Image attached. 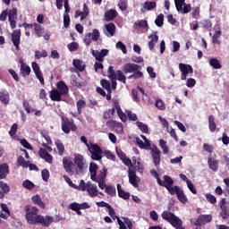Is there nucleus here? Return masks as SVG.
<instances>
[{
	"instance_id": "obj_32",
	"label": "nucleus",
	"mask_w": 229,
	"mask_h": 229,
	"mask_svg": "<svg viewBox=\"0 0 229 229\" xmlns=\"http://www.w3.org/2000/svg\"><path fill=\"white\" fill-rule=\"evenodd\" d=\"M55 144L56 146L58 155H60V157H64V153H65V147L64 146V143H62L60 140H56Z\"/></svg>"
},
{
	"instance_id": "obj_4",
	"label": "nucleus",
	"mask_w": 229,
	"mask_h": 229,
	"mask_svg": "<svg viewBox=\"0 0 229 229\" xmlns=\"http://www.w3.org/2000/svg\"><path fill=\"white\" fill-rule=\"evenodd\" d=\"M88 150L89 151L91 157V160H96L99 162V160H103V148L96 143L90 142V146L89 147Z\"/></svg>"
},
{
	"instance_id": "obj_55",
	"label": "nucleus",
	"mask_w": 229,
	"mask_h": 229,
	"mask_svg": "<svg viewBox=\"0 0 229 229\" xmlns=\"http://www.w3.org/2000/svg\"><path fill=\"white\" fill-rule=\"evenodd\" d=\"M22 105L27 114H31V112H36L34 108H31V106H30V102L28 100H23Z\"/></svg>"
},
{
	"instance_id": "obj_19",
	"label": "nucleus",
	"mask_w": 229,
	"mask_h": 229,
	"mask_svg": "<svg viewBox=\"0 0 229 229\" xmlns=\"http://www.w3.org/2000/svg\"><path fill=\"white\" fill-rule=\"evenodd\" d=\"M133 28L138 31H140V30H145V31H148V30H149V25L148 24L147 20H140L134 23Z\"/></svg>"
},
{
	"instance_id": "obj_21",
	"label": "nucleus",
	"mask_w": 229,
	"mask_h": 229,
	"mask_svg": "<svg viewBox=\"0 0 229 229\" xmlns=\"http://www.w3.org/2000/svg\"><path fill=\"white\" fill-rule=\"evenodd\" d=\"M117 17V11L115 9H110L105 12L104 13V19L106 21V22H110L111 21H114Z\"/></svg>"
},
{
	"instance_id": "obj_37",
	"label": "nucleus",
	"mask_w": 229,
	"mask_h": 229,
	"mask_svg": "<svg viewBox=\"0 0 229 229\" xmlns=\"http://www.w3.org/2000/svg\"><path fill=\"white\" fill-rule=\"evenodd\" d=\"M177 12L180 13L185 14L189 13L191 10H192V7L191 6V4H183V5H181V9H176Z\"/></svg>"
},
{
	"instance_id": "obj_38",
	"label": "nucleus",
	"mask_w": 229,
	"mask_h": 229,
	"mask_svg": "<svg viewBox=\"0 0 229 229\" xmlns=\"http://www.w3.org/2000/svg\"><path fill=\"white\" fill-rule=\"evenodd\" d=\"M32 201L36 205L39 206L40 208H46V204L42 201V199L40 198L39 195H35L32 197Z\"/></svg>"
},
{
	"instance_id": "obj_39",
	"label": "nucleus",
	"mask_w": 229,
	"mask_h": 229,
	"mask_svg": "<svg viewBox=\"0 0 229 229\" xmlns=\"http://www.w3.org/2000/svg\"><path fill=\"white\" fill-rule=\"evenodd\" d=\"M159 146L163 150L164 155H169V147L167 146V141L165 140H159Z\"/></svg>"
},
{
	"instance_id": "obj_9",
	"label": "nucleus",
	"mask_w": 229,
	"mask_h": 229,
	"mask_svg": "<svg viewBox=\"0 0 229 229\" xmlns=\"http://www.w3.org/2000/svg\"><path fill=\"white\" fill-rule=\"evenodd\" d=\"M73 164L77 165L79 173H83L85 171V165L87 164V161H85V157H83V155L77 154L74 156Z\"/></svg>"
},
{
	"instance_id": "obj_51",
	"label": "nucleus",
	"mask_w": 229,
	"mask_h": 229,
	"mask_svg": "<svg viewBox=\"0 0 229 229\" xmlns=\"http://www.w3.org/2000/svg\"><path fill=\"white\" fill-rule=\"evenodd\" d=\"M106 192L109 196H115L117 194V191H115V187L112 185L106 186Z\"/></svg>"
},
{
	"instance_id": "obj_8",
	"label": "nucleus",
	"mask_w": 229,
	"mask_h": 229,
	"mask_svg": "<svg viewBox=\"0 0 229 229\" xmlns=\"http://www.w3.org/2000/svg\"><path fill=\"white\" fill-rule=\"evenodd\" d=\"M128 176H129V183L134 187V189L139 188V183H140V178L137 176V171L135 168L131 169L128 168Z\"/></svg>"
},
{
	"instance_id": "obj_50",
	"label": "nucleus",
	"mask_w": 229,
	"mask_h": 229,
	"mask_svg": "<svg viewBox=\"0 0 229 229\" xmlns=\"http://www.w3.org/2000/svg\"><path fill=\"white\" fill-rule=\"evenodd\" d=\"M36 60H40V58H47V51L42 50L41 52L37 50L35 52Z\"/></svg>"
},
{
	"instance_id": "obj_62",
	"label": "nucleus",
	"mask_w": 229,
	"mask_h": 229,
	"mask_svg": "<svg viewBox=\"0 0 229 229\" xmlns=\"http://www.w3.org/2000/svg\"><path fill=\"white\" fill-rule=\"evenodd\" d=\"M91 40H93V42H98V40H99V30L98 29L93 30Z\"/></svg>"
},
{
	"instance_id": "obj_42",
	"label": "nucleus",
	"mask_w": 229,
	"mask_h": 229,
	"mask_svg": "<svg viewBox=\"0 0 229 229\" xmlns=\"http://www.w3.org/2000/svg\"><path fill=\"white\" fill-rule=\"evenodd\" d=\"M209 65L213 67V69H221V67H223V65H221V63L219 62V60H217V58H211L209 60Z\"/></svg>"
},
{
	"instance_id": "obj_29",
	"label": "nucleus",
	"mask_w": 229,
	"mask_h": 229,
	"mask_svg": "<svg viewBox=\"0 0 229 229\" xmlns=\"http://www.w3.org/2000/svg\"><path fill=\"white\" fill-rule=\"evenodd\" d=\"M170 225H172L174 228L178 229L180 226L183 225V221L175 215L170 221Z\"/></svg>"
},
{
	"instance_id": "obj_10",
	"label": "nucleus",
	"mask_w": 229,
	"mask_h": 229,
	"mask_svg": "<svg viewBox=\"0 0 229 229\" xmlns=\"http://www.w3.org/2000/svg\"><path fill=\"white\" fill-rule=\"evenodd\" d=\"M17 7H13L7 13V17L11 26V30H15V28H17Z\"/></svg>"
},
{
	"instance_id": "obj_57",
	"label": "nucleus",
	"mask_w": 229,
	"mask_h": 229,
	"mask_svg": "<svg viewBox=\"0 0 229 229\" xmlns=\"http://www.w3.org/2000/svg\"><path fill=\"white\" fill-rule=\"evenodd\" d=\"M108 173V169L103 168L100 170L99 174H98V180H106V174Z\"/></svg>"
},
{
	"instance_id": "obj_17",
	"label": "nucleus",
	"mask_w": 229,
	"mask_h": 229,
	"mask_svg": "<svg viewBox=\"0 0 229 229\" xmlns=\"http://www.w3.org/2000/svg\"><path fill=\"white\" fill-rule=\"evenodd\" d=\"M86 191L89 193V198H96L99 194L98 185L92 184L90 182H88V189Z\"/></svg>"
},
{
	"instance_id": "obj_61",
	"label": "nucleus",
	"mask_w": 229,
	"mask_h": 229,
	"mask_svg": "<svg viewBox=\"0 0 229 229\" xmlns=\"http://www.w3.org/2000/svg\"><path fill=\"white\" fill-rule=\"evenodd\" d=\"M0 189H2V191L5 194H8L10 192V186L6 182H4L3 181H0Z\"/></svg>"
},
{
	"instance_id": "obj_12",
	"label": "nucleus",
	"mask_w": 229,
	"mask_h": 229,
	"mask_svg": "<svg viewBox=\"0 0 229 229\" xmlns=\"http://www.w3.org/2000/svg\"><path fill=\"white\" fill-rule=\"evenodd\" d=\"M108 49H102L100 52L91 48V55L97 60V62H105V56L108 55Z\"/></svg>"
},
{
	"instance_id": "obj_3",
	"label": "nucleus",
	"mask_w": 229,
	"mask_h": 229,
	"mask_svg": "<svg viewBox=\"0 0 229 229\" xmlns=\"http://www.w3.org/2000/svg\"><path fill=\"white\" fill-rule=\"evenodd\" d=\"M61 128L64 133L67 134L78 130V127L74 123V120L72 118H65L64 116L61 117Z\"/></svg>"
},
{
	"instance_id": "obj_52",
	"label": "nucleus",
	"mask_w": 229,
	"mask_h": 229,
	"mask_svg": "<svg viewBox=\"0 0 229 229\" xmlns=\"http://www.w3.org/2000/svg\"><path fill=\"white\" fill-rule=\"evenodd\" d=\"M22 187H24V189H28V191H32V189L35 188V184L30 180H25L22 182Z\"/></svg>"
},
{
	"instance_id": "obj_35",
	"label": "nucleus",
	"mask_w": 229,
	"mask_h": 229,
	"mask_svg": "<svg viewBox=\"0 0 229 229\" xmlns=\"http://www.w3.org/2000/svg\"><path fill=\"white\" fill-rule=\"evenodd\" d=\"M114 115H115V107L106 110L104 112L103 117L106 121H108V119L111 120Z\"/></svg>"
},
{
	"instance_id": "obj_30",
	"label": "nucleus",
	"mask_w": 229,
	"mask_h": 229,
	"mask_svg": "<svg viewBox=\"0 0 229 229\" xmlns=\"http://www.w3.org/2000/svg\"><path fill=\"white\" fill-rule=\"evenodd\" d=\"M116 187H117L119 198H122V199H130V192L124 191L121 188V184H120V183H118V184L116 185Z\"/></svg>"
},
{
	"instance_id": "obj_36",
	"label": "nucleus",
	"mask_w": 229,
	"mask_h": 229,
	"mask_svg": "<svg viewBox=\"0 0 229 229\" xmlns=\"http://www.w3.org/2000/svg\"><path fill=\"white\" fill-rule=\"evenodd\" d=\"M29 162L30 161H26V159H24V157H22V156H20L17 158L18 167H24V169H28Z\"/></svg>"
},
{
	"instance_id": "obj_44",
	"label": "nucleus",
	"mask_w": 229,
	"mask_h": 229,
	"mask_svg": "<svg viewBox=\"0 0 229 229\" xmlns=\"http://www.w3.org/2000/svg\"><path fill=\"white\" fill-rule=\"evenodd\" d=\"M205 198L208 203L211 205H216L217 203V198L216 196L212 195V193H206Z\"/></svg>"
},
{
	"instance_id": "obj_64",
	"label": "nucleus",
	"mask_w": 229,
	"mask_h": 229,
	"mask_svg": "<svg viewBox=\"0 0 229 229\" xmlns=\"http://www.w3.org/2000/svg\"><path fill=\"white\" fill-rule=\"evenodd\" d=\"M187 185L192 194H198V190H196V186L192 184V181H187Z\"/></svg>"
},
{
	"instance_id": "obj_47",
	"label": "nucleus",
	"mask_w": 229,
	"mask_h": 229,
	"mask_svg": "<svg viewBox=\"0 0 229 229\" xmlns=\"http://www.w3.org/2000/svg\"><path fill=\"white\" fill-rule=\"evenodd\" d=\"M100 84L107 92H110L112 90V86L107 80L102 79L100 81Z\"/></svg>"
},
{
	"instance_id": "obj_18",
	"label": "nucleus",
	"mask_w": 229,
	"mask_h": 229,
	"mask_svg": "<svg viewBox=\"0 0 229 229\" xmlns=\"http://www.w3.org/2000/svg\"><path fill=\"white\" fill-rule=\"evenodd\" d=\"M38 155L40 158H43L47 164H53V156L47 152L45 148H39Z\"/></svg>"
},
{
	"instance_id": "obj_6",
	"label": "nucleus",
	"mask_w": 229,
	"mask_h": 229,
	"mask_svg": "<svg viewBox=\"0 0 229 229\" xmlns=\"http://www.w3.org/2000/svg\"><path fill=\"white\" fill-rule=\"evenodd\" d=\"M63 165L64 171H66V173L70 174V176H74V174H78V172H76V165H74L72 160H71L70 158L64 157Z\"/></svg>"
},
{
	"instance_id": "obj_48",
	"label": "nucleus",
	"mask_w": 229,
	"mask_h": 229,
	"mask_svg": "<svg viewBox=\"0 0 229 229\" xmlns=\"http://www.w3.org/2000/svg\"><path fill=\"white\" fill-rule=\"evenodd\" d=\"M117 6L121 12L128 10V0H119Z\"/></svg>"
},
{
	"instance_id": "obj_26",
	"label": "nucleus",
	"mask_w": 229,
	"mask_h": 229,
	"mask_svg": "<svg viewBox=\"0 0 229 229\" xmlns=\"http://www.w3.org/2000/svg\"><path fill=\"white\" fill-rule=\"evenodd\" d=\"M148 38H150V41L148 42V48L150 51H153V49H155V44L158 42V35L151 34L148 36Z\"/></svg>"
},
{
	"instance_id": "obj_7",
	"label": "nucleus",
	"mask_w": 229,
	"mask_h": 229,
	"mask_svg": "<svg viewBox=\"0 0 229 229\" xmlns=\"http://www.w3.org/2000/svg\"><path fill=\"white\" fill-rule=\"evenodd\" d=\"M179 70L181 72V80L182 81H185V80H187V76H189V74L194 73V69L192 68V66L191 64H185L183 63L179 64Z\"/></svg>"
},
{
	"instance_id": "obj_22",
	"label": "nucleus",
	"mask_w": 229,
	"mask_h": 229,
	"mask_svg": "<svg viewBox=\"0 0 229 229\" xmlns=\"http://www.w3.org/2000/svg\"><path fill=\"white\" fill-rule=\"evenodd\" d=\"M8 174H10V166L8 164L4 163L0 165V180H4Z\"/></svg>"
},
{
	"instance_id": "obj_53",
	"label": "nucleus",
	"mask_w": 229,
	"mask_h": 229,
	"mask_svg": "<svg viewBox=\"0 0 229 229\" xmlns=\"http://www.w3.org/2000/svg\"><path fill=\"white\" fill-rule=\"evenodd\" d=\"M181 190L182 188H180V186H172L167 191L171 196H174V194L177 196Z\"/></svg>"
},
{
	"instance_id": "obj_60",
	"label": "nucleus",
	"mask_w": 229,
	"mask_h": 229,
	"mask_svg": "<svg viewBox=\"0 0 229 229\" xmlns=\"http://www.w3.org/2000/svg\"><path fill=\"white\" fill-rule=\"evenodd\" d=\"M144 8H145V10L151 11V10H153V8H157V3L156 2H145Z\"/></svg>"
},
{
	"instance_id": "obj_46",
	"label": "nucleus",
	"mask_w": 229,
	"mask_h": 229,
	"mask_svg": "<svg viewBox=\"0 0 229 229\" xmlns=\"http://www.w3.org/2000/svg\"><path fill=\"white\" fill-rule=\"evenodd\" d=\"M116 80H118V81H121L122 83H126V75L123 73V71H116Z\"/></svg>"
},
{
	"instance_id": "obj_1",
	"label": "nucleus",
	"mask_w": 229,
	"mask_h": 229,
	"mask_svg": "<svg viewBox=\"0 0 229 229\" xmlns=\"http://www.w3.org/2000/svg\"><path fill=\"white\" fill-rule=\"evenodd\" d=\"M25 219L29 225H39L43 228H49L53 224V216L38 215L40 211L37 207L28 205L25 207Z\"/></svg>"
},
{
	"instance_id": "obj_2",
	"label": "nucleus",
	"mask_w": 229,
	"mask_h": 229,
	"mask_svg": "<svg viewBox=\"0 0 229 229\" xmlns=\"http://www.w3.org/2000/svg\"><path fill=\"white\" fill-rule=\"evenodd\" d=\"M49 94L51 101L60 103L62 101V96H67L69 94V86L64 81H60L56 83V88L50 90Z\"/></svg>"
},
{
	"instance_id": "obj_63",
	"label": "nucleus",
	"mask_w": 229,
	"mask_h": 229,
	"mask_svg": "<svg viewBox=\"0 0 229 229\" xmlns=\"http://www.w3.org/2000/svg\"><path fill=\"white\" fill-rule=\"evenodd\" d=\"M155 106L158 110H165V103H164L162 99L156 100Z\"/></svg>"
},
{
	"instance_id": "obj_25",
	"label": "nucleus",
	"mask_w": 229,
	"mask_h": 229,
	"mask_svg": "<svg viewBox=\"0 0 229 229\" xmlns=\"http://www.w3.org/2000/svg\"><path fill=\"white\" fill-rule=\"evenodd\" d=\"M0 101L4 103V105L10 103V94L5 89L0 90Z\"/></svg>"
},
{
	"instance_id": "obj_41",
	"label": "nucleus",
	"mask_w": 229,
	"mask_h": 229,
	"mask_svg": "<svg viewBox=\"0 0 229 229\" xmlns=\"http://www.w3.org/2000/svg\"><path fill=\"white\" fill-rule=\"evenodd\" d=\"M136 143L139 146L140 149H151V146L148 145V143H145L140 140V138H136Z\"/></svg>"
},
{
	"instance_id": "obj_24",
	"label": "nucleus",
	"mask_w": 229,
	"mask_h": 229,
	"mask_svg": "<svg viewBox=\"0 0 229 229\" xmlns=\"http://www.w3.org/2000/svg\"><path fill=\"white\" fill-rule=\"evenodd\" d=\"M0 207L2 208V212L0 211L1 219H8V216H10V209L8 208V205L5 203H1Z\"/></svg>"
},
{
	"instance_id": "obj_16",
	"label": "nucleus",
	"mask_w": 229,
	"mask_h": 229,
	"mask_svg": "<svg viewBox=\"0 0 229 229\" xmlns=\"http://www.w3.org/2000/svg\"><path fill=\"white\" fill-rule=\"evenodd\" d=\"M89 13H90V10L89 9V5L87 4H83V11L77 10L75 12V19H78V17H81V21H83L84 19H87L89 17Z\"/></svg>"
},
{
	"instance_id": "obj_56",
	"label": "nucleus",
	"mask_w": 229,
	"mask_h": 229,
	"mask_svg": "<svg viewBox=\"0 0 229 229\" xmlns=\"http://www.w3.org/2000/svg\"><path fill=\"white\" fill-rule=\"evenodd\" d=\"M116 48L120 49L123 55H126L128 53V50L126 49V45L121 41H118L116 43Z\"/></svg>"
},
{
	"instance_id": "obj_59",
	"label": "nucleus",
	"mask_w": 229,
	"mask_h": 229,
	"mask_svg": "<svg viewBox=\"0 0 229 229\" xmlns=\"http://www.w3.org/2000/svg\"><path fill=\"white\" fill-rule=\"evenodd\" d=\"M67 47L71 52L78 51L80 44H78L77 42H72L68 44Z\"/></svg>"
},
{
	"instance_id": "obj_33",
	"label": "nucleus",
	"mask_w": 229,
	"mask_h": 229,
	"mask_svg": "<svg viewBox=\"0 0 229 229\" xmlns=\"http://www.w3.org/2000/svg\"><path fill=\"white\" fill-rule=\"evenodd\" d=\"M176 215H174V213H171V211H164L161 214V217L162 219H164L165 221H167V223H171V221L173 220V218Z\"/></svg>"
},
{
	"instance_id": "obj_20",
	"label": "nucleus",
	"mask_w": 229,
	"mask_h": 229,
	"mask_svg": "<svg viewBox=\"0 0 229 229\" xmlns=\"http://www.w3.org/2000/svg\"><path fill=\"white\" fill-rule=\"evenodd\" d=\"M21 64L20 72L23 78H27L31 74V68L24 61H21Z\"/></svg>"
},
{
	"instance_id": "obj_15",
	"label": "nucleus",
	"mask_w": 229,
	"mask_h": 229,
	"mask_svg": "<svg viewBox=\"0 0 229 229\" xmlns=\"http://www.w3.org/2000/svg\"><path fill=\"white\" fill-rule=\"evenodd\" d=\"M141 66L132 63H127L123 67V72L124 74L135 72V71H140Z\"/></svg>"
},
{
	"instance_id": "obj_27",
	"label": "nucleus",
	"mask_w": 229,
	"mask_h": 229,
	"mask_svg": "<svg viewBox=\"0 0 229 229\" xmlns=\"http://www.w3.org/2000/svg\"><path fill=\"white\" fill-rule=\"evenodd\" d=\"M208 128L211 133H214V131H216L217 129V125L216 124V118L212 114L208 116Z\"/></svg>"
},
{
	"instance_id": "obj_34",
	"label": "nucleus",
	"mask_w": 229,
	"mask_h": 229,
	"mask_svg": "<svg viewBox=\"0 0 229 229\" xmlns=\"http://www.w3.org/2000/svg\"><path fill=\"white\" fill-rule=\"evenodd\" d=\"M177 199L180 201V203H182L185 205V203L189 202V199H187V195H185V192L183 190L181 189V191L177 193Z\"/></svg>"
},
{
	"instance_id": "obj_13",
	"label": "nucleus",
	"mask_w": 229,
	"mask_h": 229,
	"mask_svg": "<svg viewBox=\"0 0 229 229\" xmlns=\"http://www.w3.org/2000/svg\"><path fill=\"white\" fill-rule=\"evenodd\" d=\"M163 180L158 179V185H160V187H165V189H166V191H168L169 189L172 188L173 185H174V180H173V178H171V176L169 175H164L163 176Z\"/></svg>"
},
{
	"instance_id": "obj_11",
	"label": "nucleus",
	"mask_w": 229,
	"mask_h": 229,
	"mask_svg": "<svg viewBox=\"0 0 229 229\" xmlns=\"http://www.w3.org/2000/svg\"><path fill=\"white\" fill-rule=\"evenodd\" d=\"M21 29L14 30L11 34L12 42L14 47H16V51H20L21 49V47H19L21 46Z\"/></svg>"
},
{
	"instance_id": "obj_58",
	"label": "nucleus",
	"mask_w": 229,
	"mask_h": 229,
	"mask_svg": "<svg viewBox=\"0 0 229 229\" xmlns=\"http://www.w3.org/2000/svg\"><path fill=\"white\" fill-rule=\"evenodd\" d=\"M34 31H35L37 37H38V38H40V37H42V26L41 25L35 23L34 24Z\"/></svg>"
},
{
	"instance_id": "obj_54",
	"label": "nucleus",
	"mask_w": 229,
	"mask_h": 229,
	"mask_svg": "<svg viewBox=\"0 0 229 229\" xmlns=\"http://www.w3.org/2000/svg\"><path fill=\"white\" fill-rule=\"evenodd\" d=\"M118 124V122L115 121V120H108L106 123V126H107V128H109V130H114V128L117 126Z\"/></svg>"
},
{
	"instance_id": "obj_5",
	"label": "nucleus",
	"mask_w": 229,
	"mask_h": 229,
	"mask_svg": "<svg viewBox=\"0 0 229 229\" xmlns=\"http://www.w3.org/2000/svg\"><path fill=\"white\" fill-rule=\"evenodd\" d=\"M149 149H150V155L152 157V162L155 167L158 169V167H160V162H162V157H161L162 152H160V149L156 145H154Z\"/></svg>"
},
{
	"instance_id": "obj_45",
	"label": "nucleus",
	"mask_w": 229,
	"mask_h": 229,
	"mask_svg": "<svg viewBox=\"0 0 229 229\" xmlns=\"http://www.w3.org/2000/svg\"><path fill=\"white\" fill-rule=\"evenodd\" d=\"M136 125L140 130V131H142V133H148L149 129L148 128V124H146L142 122H137Z\"/></svg>"
},
{
	"instance_id": "obj_43",
	"label": "nucleus",
	"mask_w": 229,
	"mask_h": 229,
	"mask_svg": "<svg viewBox=\"0 0 229 229\" xmlns=\"http://www.w3.org/2000/svg\"><path fill=\"white\" fill-rule=\"evenodd\" d=\"M106 30L107 33H109L110 37H114V35L115 34V24H114L113 22L106 24Z\"/></svg>"
},
{
	"instance_id": "obj_40",
	"label": "nucleus",
	"mask_w": 229,
	"mask_h": 229,
	"mask_svg": "<svg viewBox=\"0 0 229 229\" xmlns=\"http://www.w3.org/2000/svg\"><path fill=\"white\" fill-rule=\"evenodd\" d=\"M107 76L109 80H117V72L114 70V66H109L107 70Z\"/></svg>"
},
{
	"instance_id": "obj_49",
	"label": "nucleus",
	"mask_w": 229,
	"mask_h": 229,
	"mask_svg": "<svg viewBox=\"0 0 229 229\" xmlns=\"http://www.w3.org/2000/svg\"><path fill=\"white\" fill-rule=\"evenodd\" d=\"M155 24L157 28H162L164 26V14L160 13L155 20Z\"/></svg>"
},
{
	"instance_id": "obj_31",
	"label": "nucleus",
	"mask_w": 229,
	"mask_h": 229,
	"mask_svg": "<svg viewBox=\"0 0 229 229\" xmlns=\"http://www.w3.org/2000/svg\"><path fill=\"white\" fill-rule=\"evenodd\" d=\"M72 64L75 69H77V71H80V72H83V71H85V64H83V61L80 59H74L72 61Z\"/></svg>"
},
{
	"instance_id": "obj_14",
	"label": "nucleus",
	"mask_w": 229,
	"mask_h": 229,
	"mask_svg": "<svg viewBox=\"0 0 229 229\" xmlns=\"http://www.w3.org/2000/svg\"><path fill=\"white\" fill-rule=\"evenodd\" d=\"M221 212H220V217L222 219H228L229 217V208L226 207V199H222L218 203Z\"/></svg>"
},
{
	"instance_id": "obj_23",
	"label": "nucleus",
	"mask_w": 229,
	"mask_h": 229,
	"mask_svg": "<svg viewBox=\"0 0 229 229\" xmlns=\"http://www.w3.org/2000/svg\"><path fill=\"white\" fill-rule=\"evenodd\" d=\"M208 165L209 169L214 171V173L217 172V169H219V161H217V159H214V157H208Z\"/></svg>"
},
{
	"instance_id": "obj_28",
	"label": "nucleus",
	"mask_w": 229,
	"mask_h": 229,
	"mask_svg": "<svg viewBox=\"0 0 229 229\" xmlns=\"http://www.w3.org/2000/svg\"><path fill=\"white\" fill-rule=\"evenodd\" d=\"M76 106L78 114L81 115V114H83V108H87V102L83 99H79L76 103Z\"/></svg>"
}]
</instances>
